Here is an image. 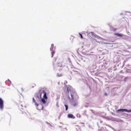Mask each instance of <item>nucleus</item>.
<instances>
[{
    "instance_id": "f257e3e1",
    "label": "nucleus",
    "mask_w": 131,
    "mask_h": 131,
    "mask_svg": "<svg viewBox=\"0 0 131 131\" xmlns=\"http://www.w3.org/2000/svg\"><path fill=\"white\" fill-rule=\"evenodd\" d=\"M67 94H69V92H71V100H73L74 99V97L76 96V94L74 92L72 93L71 92V87H68L67 88Z\"/></svg>"
},
{
    "instance_id": "f03ea898",
    "label": "nucleus",
    "mask_w": 131,
    "mask_h": 131,
    "mask_svg": "<svg viewBox=\"0 0 131 131\" xmlns=\"http://www.w3.org/2000/svg\"><path fill=\"white\" fill-rule=\"evenodd\" d=\"M43 90H40L39 92L36 93L35 94V95L36 97L38 98H41V94L42 93Z\"/></svg>"
},
{
    "instance_id": "7ed1b4c3",
    "label": "nucleus",
    "mask_w": 131,
    "mask_h": 131,
    "mask_svg": "<svg viewBox=\"0 0 131 131\" xmlns=\"http://www.w3.org/2000/svg\"><path fill=\"white\" fill-rule=\"evenodd\" d=\"M33 101L35 103V105L37 106V109L38 110H41V109H39L38 108L39 107L41 108V109L43 108V106L41 105H38L37 103H36V100H35L34 97L33 98Z\"/></svg>"
},
{
    "instance_id": "20e7f679",
    "label": "nucleus",
    "mask_w": 131,
    "mask_h": 131,
    "mask_svg": "<svg viewBox=\"0 0 131 131\" xmlns=\"http://www.w3.org/2000/svg\"><path fill=\"white\" fill-rule=\"evenodd\" d=\"M4 107L3 101L1 98H0V108L2 109Z\"/></svg>"
},
{
    "instance_id": "39448f33",
    "label": "nucleus",
    "mask_w": 131,
    "mask_h": 131,
    "mask_svg": "<svg viewBox=\"0 0 131 131\" xmlns=\"http://www.w3.org/2000/svg\"><path fill=\"white\" fill-rule=\"evenodd\" d=\"M58 59V60H60L59 59H58V57H54L53 58V60L52 63L54 66L55 63L56 62V60Z\"/></svg>"
},
{
    "instance_id": "423d86ee",
    "label": "nucleus",
    "mask_w": 131,
    "mask_h": 131,
    "mask_svg": "<svg viewBox=\"0 0 131 131\" xmlns=\"http://www.w3.org/2000/svg\"><path fill=\"white\" fill-rule=\"evenodd\" d=\"M58 63L55 66V67H61L62 66V64L61 63V62H60V61L59 62H58Z\"/></svg>"
},
{
    "instance_id": "0eeeda50",
    "label": "nucleus",
    "mask_w": 131,
    "mask_h": 131,
    "mask_svg": "<svg viewBox=\"0 0 131 131\" xmlns=\"http://www.w3.org/2000/svg\"><path fill=\"white\" fill-rule=\"evenodd\" d=\"M42 93L44 94V95L43 96V98L45 99H47V97L46 95V93L45 91L44 90H43Z\"/></svg>"
},
{
    "instance_id": "6e6552de",
    "label": "nucleus",
    "mask_w": 131,
    "mask_h": 131,
    "mask_svg": "<svg viewBox=\"0 0 131 131\" xmlns=\"http://www.w3.org/2000/svg\"><path fill=\"white\" fill-rule=\"evenodd\" d=\"M68 116L69 118H74L75 117L72 114H68Z\"/></svg>"
},
{
    "instance_id": "1a4fd4ad",
    "label": "nucleus",
    "mask_w": 131,
    "mask_h": 131,
    "mask_svg": "<svg viewBox=\"0 0 131 131\" xmlns=\"http://www.w3.org/2000/svg\"><path fill=\"white\" fill-rule=\"evenodd\" d=\"M114 35H115L119 37H123V35L122 34H118L117 33H115L114 34Z\"/></svg>"
},
{
    "instance_id": "9d476101",
    "label": "nucleus",
    "mask_w": 131,
    "mask_h": 131,
    "mask_svg": "<svg viewBox=\"0 0 131 131\" xmlns=\"http://www.w3.org/2000/svg\"><path fill=\"white\" fill-rule=\"evenodd\" d=\"M63 74L62 73H58L57 74V75L58 77H62L63 76Z\"/></svg>"
},
{
    "instance_id": "9b49d317",
    "label": "nucleus",
    "mask_w": 131,
    "mask_h": 131,
    "mask_svg": "<svg viewBox=\"0 0 131 131\" xmlns=\"http://www.w3.org/2000/svg\"><path fill=\"white\" fill-rule=\"evenodd\" d=\"M125 109H119L117 111V112H125Z\"/></svg>"
},
{
    "instance_id": "f8f14e48",
    "label": "nucleus",
    "mask_w": 131,
    "mask_h": 131,
    "mask_svg": "<svg viewBox=\"0 0 131 131\" xmlns=\"http://www.w3.org/2000/svg\"><path fill=\"white\" fill-rule=\"evenodd\" d=\"M111 30L113 31H116L117 29V28H114L113 27H112L111 28Z\"/></svg>"
},
{
    "instance_id": "ddd939ff",
    "label": "nucleus",
    "mask_w": 131,
    "mask_h": 131,
    "mask_svg": "<svg viewBox=\"0 0 131 131\" xmlns=\"http://www.w3.org/2000/svg\"><path fill=\"white\" fill-rule=\"evenodd\" d=\"M54 47V45L53 44H52L51 45V47L50 48V49L51 51H52L53 50V48Z\"/></svg>"
},
{
    "instance_id": "4468645a",
    "label": "nucleus",
    "mask_w": 131,
    "mask_h": 131,
    "mask_svg": "<svg viewBox=\"0 0 131 131\" xmlns=\"http://www.w3.org/2000/svg\"><path fill=\"white\" fill-rule=\"evenodd\" d=\"M41 101L43 103H44V104L46 102L45 99H44L43 98H42V99L41 100Z\"/></svg>"
},
{
    "instance_id": "2eb2a0df",
    "label": "nucleus",
    "mask_w": 131,
    "mask_h": 131,
    "mask_svg": "<svg viewBox=\"0 0 131 131\" xmlns=\"http://www.w3.org/2000/svg\"><path fill=\"white\" fill-rule=\"evenodd\" d=\"M125 112H131V110H127L126 109H125Z\"/></svg>"
},
{
    "instance_id": "dca6fc26",
    "label": "nucleus",
    "mask_w": 131,
    "mask_h": 131,
    "mask_svg": "<svg viewBox=\"0 0 131 131\" xmlns=\"http://www.w3.org/2000/svg\"><path fill=\"white\" fill-rule=\"evenodd\" d=\"M64 106H65V107H66V111H67L68 110V106L67 105H65Z\"/></svg>"
},
{
    "instance_id": "f3484780",
    "label": "nucleus",
    "mask_w": 131,
    "mask_h": 131,
    "mask_svg": "<svg viewBox=\"0 0 131 131\" xmlns=\"http://www.w3.org/2000/svg\"><path fill=\"white\" fill-rule=\"evenodd\" d=\"M55 53V52L54 51H52V52H51V54H52V57H53L54 55V54Z\"/></svg>"
},
{
    "instance_id": "a211bd4d",
    "label": "nucleus",
    "mask_w": 131,
    "mask_h": 131,
    "mask_svg": "<svg viewBox=\"0 0 131 131\" xmlns=\"http://www.w3.org/2000/svg\"><path fill=\"white\" fill-rule=\"evenodd\" d=\"M77 105V104L75 103H73V105L75 106Z\"/></svg>"
},
{
    "instance_id": "6ab92c4d",
    "label": "nucleus",
    "mask_w": 131,
    "mask_h": 131,
    "mask_svg": "<svg viewBox=\"0 0 131 131\" xmlns=\"http://www.w3.org/2000/svg\"><path fill=\"white\" fill-rule=\"evenodd\" d=\"M79 34L81 36V38H83V36H82V35L80 33H79Z\"/></svg>"
},
{
    "instance_id": "aec40b11",
    "label": "nucleus",
    "mask_w": 131,
    "mask_h": 131,
    "mask_svg": "<svg viewBox=\"0 0 131 131\" xmlns=\"http://www.w3.org/2000/svg\"><path fill=\"white\" fill-rule=\"evenodd\" d=\"M8 81L9 82L10 84L11 83V82L10 80H9V79H8Z\"/></svg>"
},
{
    "instance_id": "412c9836",
    "label": "nucleus",
    "mask_w": 131,
    "mask_h": 131,
    "mask_svg": "<svg viewBox=\"0 0 131 131\" xmlns=\"http://www.w3.org/2000/svg\"><path fill=\"white\" fill-rule=\"evenodd\" d=\"M124 115L125 116H128V115L127 114H124Z\"/></svg>"
},
{
    "instance_id": "4be33fe9",
    "label": "nucleus",
    "mask_w": 131,
    "mask_h": 131,
    "mask_svg": "<svg viewBox=\"0 0 131 131\" xmlns=\"http://www.w3.org/2000/svg\"><path fill=\"white\" fill-rule=\"evenodd\" d=\"M91 33H92V34H93V33H94L93 32H91Z\"/></svg>"
}]
</instances>
